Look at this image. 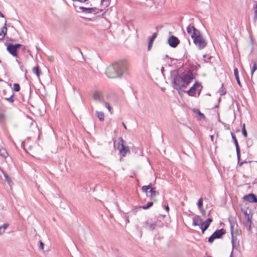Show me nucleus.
<instances>
[{"instance_id":"obj_1","label":"nucleus","mask_w":257,"mask_h":257,"mask_svg":"<svg viewBox=\"0 0 257 257\" xmlns=\"http://www.w3.org/2000/svg\"><path fill=\"white\" fill-rule=\"evenodd\" d=\"M110 95L101 90H94L92 93L93 105L94 109H104L106 108L110 114H112V108L110 104Z\"/></svg>"},{"instance_id":"obj_2","label":"nucleus","mask_w":257,"mask_h":257,"mask_svg":"<svg viewBox=\"0 0 257 257\" xmlns=\"http://www.w3.org/2000/svg\"><path fill=\"white\" fill-rule=\"evenodd\" d=\"M129 66L127 60H122L109 65L106 69L105 73L110 78H119L127 72Z\"/></svg>"},{"instance_id":"obj_3","label":"nucleus","mask_w":257,"mask_h":257,"mask_svg":"<svg viewBox=\"0 0 257 257\" xmlns=\"http://www.w3.org/2000/svg\"><path fill=\"white\" fill-rule=\"evenodd\" d=\"M193 79V75L191 72H188L181 75L174 76L173 86L174 89L179 90L183 88H186Z\"/></svg>"},{"instance_id":"obj_4","label":"nucleus","mask_w":257,"mask_h":257,"mask_svg":"<svg viewBox=\"0 0 257 257\" xmlns=\"http://www.w3.org/2000/svg\"><path fill=\"white\" fill-rule=\"evenodd\" d=\"M118 141V149L119 152L122 156H125L127 153L130 152L129 148L126 146L125 142L122 138H119Z\"/></svg>"},{"instance_id":"obj_5","label":"nucleus","mask_w":257,"mask_h":257,"mask_svg":"<svg viewBox=\"0 0 257 257\" xmlns=\"http://www.w3.org/2000/svg\"><path fill=\"white\" fill-rule=\"evenodd\" d=\"M194 43L199 49H202L205 47L207 43L203 39L200 33L193 39Z\"/></svg>"},{"instance_id":"obj_6","label":"nucleus","mask_w":257,"mask_h":257,"mask_svg":"<svg viewBox=\"0 0 257 257\" xmlns=\"http://www.w3.org/2000/svg\"><path fill=\"white\" fill-rule=\"evenodd\" d=\"M22 46L21 44H9L7 45V51L14 57H17L18 50Z\"/></svg>"},{"instance_id":"obj_7","label":"nucleus","mask_w":257,"mask_h":257,"mask_svg":"<svg viewBox=\"0 0 257 257\" xmlns=\"http://www.w3.org/2000/svg\"><path fill=\"white\" fill-rule=\"evenodd\" d=\"M224 233L225 231L223 229L217 230L209 237L208 241L212 243L215 239L221 238Z\"/></svg>"},{"instance_id":"obj_8","label":"nucleus","mask_w":257,"mask_h":257,"mask_svg":"<svg viewBox=\"0 0 257 257\" xmlns=\"http://www.w3.org/2000/svg\"><path fill=\"white\" fill-rule=\"evenodd\" d=\"M187 33L193 40L200 33V31L194 28V26L189 25L187 28Z\"/></svg>"},{"instance_id":"obj_9","label":"nucleus","mask_w":257,"mask_h":257,"mask_svg":"<svg viewBox=\"0 0 257 257\" xmlns=\"http://www.w3.org/2000/svg\"><path fill=\"white\" fill-rule=\"evenodd\" d=\"M168 42L171 47L175 48L179 44V40L176 37L172 36L168 38Z\"/></svg>"},{"instance_id":"obj_10","label":"nucleus","mask_w":257,"mask_h":257,"mask_svg":"<svg viewBox=\"0 0 257 257\" xmlns=\"http://www.w3.org/2000/svg\"><path fill=\"white\" fill-rule=\"evenodd\" d=\"M157 225V222L152 219L147 220L145 223V227L150 230H154Z\"/></svg>"},{"instance_id":"obj_11","label":"nucleus","mask_w":257,"mask_h":257,"mask_svg":"<svg viewBox=\"0 0 257 257\" xmlns=\"http://www.w3.org/2000/svg\"><path fill=\"white\" fill-rule=\"evenodd\" d=\"M212 221L211 218H208L205 221H203L202 224L200 225V228L202 232L203 233L204 231L208 228L210 224Z\"/></svg>"},{"instance_id":"obj_12","label":"nucleus","mask_w":257,"mask_h":257,"mask_svg":"<svg viewBox=\"0 0 257 257\" xmlns=\"http://www.w3.org/2000/svg\"><path fill=\"white\" fill-rule=\"evenodd\" d=\"M243 199L249 202L257 203V198H256V197L255 196V195H254L253 194H252V193H250L249 194H248L247 195L244 196L243 197Z\"/></svg>"},{"instance_id":"obj_13","label":"nucleus","mask_w":257,"mask_h":257,"mask_svg":"<svg viewBox=\"0 0 257 257\" xmlns=\"http://www.w3.org/2000/svg\"><path fill=\"white\" fill-rule=\"evenodd\" d=\"M199 86L200 84L199 83H195V84L187 91L188 94L191 96H194L196 94V90L197 88L199 87Z\"/></svg>"},{"instance_id":"obj_14","label":"nucleus","mask_w":257,"mask_h":257,"mask_svg":"<svg viewBox=\"0 0 257 257\" xmlns=\"http://www.w3.org/2000/svg\"><path fill=\"white\" fill-rule=\"evenodd\" d=\"M95 109L97 117H98V119L100 121H103L105 119L104 113L102 111L103 109Z\"/></svg>"},{"instance_id":"obj_15","label":"nucleus","mask_w":257,"mask_h":257,"mask_svg":"<svg viewBox=\"0 0 257 257\" xmlns=\"http://www.w3.org/2000/svg\"><path fill=\"white\" fill-rule=\"evenodd\" d=\"M7 32V21H5L4 27L2 28L0 31V40H3L6 36Z\"/></svg>"},{"instance_id":"obj_16","label":"nucleus","mask_w":257,"mask_h":257,"mask_svg":"<svg viewBox=\"0 0 257 257\" xmlns=\"http://www.w3.org/2000/svg\"><path fill=\"white\" fill-rule=\"evenodd\" d=\"M203 220L198 215H196L193 218V224L194 226H199L202 224Z\"/></svg>"},{"instance_id":"obj_17","label":"nucleus","mask_w":257,"mask_h":257,"mask_svg":"<svg viewBox=\"0 0 257 257\" xmlns=\"http://www.w3.org/2000/svg\"><path fill=\"white\" fill-rule=\"evenodd\" d=\"M80 9L82 10V12L87 14L96 13V9L93 8H85L83 7H80Z\"/></svg>"},{"instance_id":"obj_18","label":"nucleus","mask_w":257,"mask_h":257,"mask_svg":"<svg viewBox=\"0 0 257 257\" xmlns=\"http://www.w3.org/2000/svg\"><path fill=\"white\" fill-rule=\"evenodd\" d=\"M157 37V34L156 33H154L153 34V35L150 38V39H149V44H148V50H150L152 47V44L153 43V41L154 40V39L156 38Z\"/></svg>"},{"instance_id":"obj_19","label":"nucleus","mask_w":257,"mask_h":257,"mask_svg":"<svg viewBox=\"0 0 257 257\" xmlns=\"http://www.w3.org/2000/svg\"><path fill=\"white\" fill-rule=\"evenodd\" d=\"M234 74L235 79H236V80L237 81V82L238 84L240 86H241V83H240V80H239V78L238 71L237 68H236L234 69Z\"/></svg>"},{"instance_id":"obj_20","label":"nucleus","mask_w":257,"mask_h":257,"mask_svg":"<svg viewBox=\"0 0 257 257\" xmlns=\"http://www.w3.org/2000/svg\"><path fill=\"white\" fill-rule=\"evenodd\" d=\"M33 72L38 77H39L40 75L42 74V72L39 67H34L33 68Z\"/></svg>"},{"instance_id":"obj_21","label":"nucleus","mask_w":257,"mask_h":257,"mask_svg":"<svg viewBox=\"0 0 257 257\" xmlns=\"http://www.w3.org/2000/svg\"><path fill=\"white\" fill-rule=\"evenodd\" d=\"M9 226V223H4L3 225L0 226V235L3 234L5 232L6 229Z\"/></svg>"},{"instance_id":"obj_22","label":"nucleus","mask_w":257,"mask_h":257,"mask_svg":"<svg viewBox=\"0 0 257 257\" xmlns=\"http://www.w3.org/2000/svg\"><path fill=\"white\" fill-rule=\"evenodd\" d=\"M0 155L2 156L3 157H7L8 156V153L6 151V150L0 146Z\"/></svg>"},{"instance_id":"obj_23","label":"nucleus","mask_w":257,"mask_h":257,"mask_svg":"<svg viewBox=\"0 0 257 257\" xmlns=\"http://www.w3.org/2000/svg\"><path fill=\"white\" fill-rule=\"evenodd\" d=\"M245 217H246L247 222L248 223V229L250 230L251 227V224H252L251 219L250 218L249 215L247 214V213H245Z\"/></svg>"},{"instance_id":"obj_24","label":"nucleus","mask_w":257,"mask_h":257,"mask_svg":"<svg viewBox=\"0 0 257 257\" xmlns=\"http://www.w3.org/2000/svg\"><path fill=\"white\" fill-rule=\"evenodd\" d=\"M152 188V184H150L149 185H147V186H144L142 187V190L143 192H145V193H147V191L148 190Z\"/></svg>"},{"instance_id":"obj_25","label":"nucleus","mask_w":257,"mask_h":257,"mask_svg":"<svg viewBox=\"0 0 257 257\" xmlns=\"http://www.w3.org/2000/svg\"><path fill=\"white\" fill-rule=\"evenodd\" d=\"M150 192L151 193V196L152 197H156L157 195H158V192L154 190V189H153L152 188L150 190Z\"/></svg>"},{"instance_id":"obj_26","label":"nucleus","mask_w":257,"mask_h":257,"mask_svg":"<svg viewBox=\"0 0 257 257\" xmlns=\"http://www.w3.org/2000/svg\"><path fill=\"white\" fill-rule=\"evenodd\" d=\"M203 205V198H200L197 202V206L199 209H200V208H202Z\"/></svg>"},{"instance_id":"obj_27","label":"nucleus","mask_w":257,"mask_h":257,"mask_svg":"<svg viewBox=\"0 0 257 257\" xmlns=\"http://www.w3.org/2000/svg\"><path fill=\"white\" fill-rule=\"evenodd\" d=\"M257 69V62L254 63L252 66V67L251 70V76L253 75L254 71Z\"/></svg>"},{"instance_id":"obj_28","label":"nucleus","mask_w":257,"mask_h":257,"mask_svg":"<svg viewBox=\"0 0 257 257\" xmlns=\"http://www.w3.org/2000/svg\"><path fill=\"white\" fill-rule=\"evenodd\" d=\"M3 174L4 175V176H5L6 180L8 182V184H9V185L11 186V183H12V181H11L10 178L8 176V175L6 174L5 172H3Z\"/></svg>"},{"instance_id":"obj_29","label":"nucleus","mask_w":257,"mask_h":257,"mask_svg":"<svg viewBox=\"0 0 257 257\" xmlns=\"http://www.w3.org/2000/svg\"><path fill=\"white\" fill-rule=\"evenodd\" d=\"M20 85L17 83H14L13 84V90L15 91H19L20 90Z\"/></svg>"},{"instance_id":"obj_30","label":"nucleus","mask_w":257,"mask_h":257,"mask_svg":"<svg viewBox=\"0 0 257 257\" xmlns=\"http://www.w3.org/2000/svg\"><path fill=\"white\" fill-rule=\"evenodd\" d=\"M242 134L244 137H246L247 136V132L245 130V123L242 124Z\"/></svg>"},{"instance_id":"obj_31","label":"nucleus","mask_w":257,"mask_h":257,"mask_svg":"<svg viewBox=\"0 0 257 257\" xmlns=\"http://www.w3.org/2000/svg\"><path fill=\"white\" fill-rule=\"evenodd\" d=\"M231 136H232V139L234 141V143L235 144V147L236 148H238L239 147V146H238V143H237V141L236 139V137L234 135H233V134H231Z\"/></svg>"},{"instance_id":"obj_32","label":"nucleus","mask_w":257,"mask_h":257,"mask_svg":"<svg viewBox=\"0 0 257 257\" xmlns=\"http://www.w3.org/2000/svg\"><path fill=\"white\" fill-rule=\"evenodd\" d=\"M153 205V202H148L146 205H144L142 208L144 209H147Z\"/></svg>"},{"instance_id":"obj_33","label":"nucleus","mask_w":257,"mask_h":257,"mask_svg":"<svg viewBox=\"0 0 257 257\" xmlns=\"http://www.w3.org/2000/svg\"><path fill=\"white\" fill-rule=\"evenodd\" d=\"M13 96H14V94L12 92V94H11L10 96L9 97H6L5 98L8 101H9L11 102H13L14 101Z\"/></svg>"},{"instance_id":"obj_34","label":"nucleus","mask_w":257,"mask_h":257,"mask_svg":"<svg viewBox=\"0 0 257 257\" xmlns=\"http://www.w3.org/2000/svg\"><path fill=\"white\" fill-rule=\"evenodd\" d=\"M254 9H255L254 12V16H253V19L254 21L257 20V4L254 6Z\"/></svg>"},{"instance_id":"obj_35","label":"nucleus","mask_w":257,"mask_h":257,"mask_svg":"<svg viewBox=\"0 0 257 257\" xmlns=\"http://www.w3.org/2000/svg\"><path fill=\"white\" fill-rule=\"evenodd\" d=\"M236 150L237 159L239 161L240 160V158L239 148V147L236 148Z\"/></svg>"},{"instance_id":"obj_36","label":"nucleus","mask_w":257,"mask_h":257,"mask_svg":"<svg viewBox=\"0 0 257 257\" xmlns=\"http://www.w3.org/2000/svg\"><path fill=\"white\" fill-rule=\"evenodd\" d=\"M197 112L199 115L201 116L203 118H205V116L203 113H202L199 110H197Z\"/></svg>"},{"instance_id":"obj_37","label":"nucleus","mask_w":257,"mask_h":257,"mask_svg":"<svg viewBox=\"0 0 257 257\" xmlns=\"http://www.w3.org/2000/svg\"><path fill=\"white\" fill-rule=\"evenodd\" d=\"M44 243L41 241H40V245H39V248L41 249H44Z\"/></svg>"},{"instance_id":"obj_38","label":"nucleus","mask_w":257,"mask_h":257,"mask_svg":"<svg viewBox=\"0 0 257 257\" xmlns=\"http://www.w3.org/2000/svg\"><path fill=\"white\" fill-rule=\"evenodd\" d=\"M200 210V213L203 215H205V214H206V211L204 209H203L202 208H200V209H199Z\"/></svg>"},{"instance_id":"obj_39","label":"nucleus","mask_w":257,"mask_h":257,"mask_svg":"<svg viewBox=\"0 0 257 257\" xmlns=\"http://www.w3.org/2000/svg\"><path fill=\"white\" fill-rule=\"evenodd\" d=\"M73 1H77V2H79L80 3H84L87 0H72Z\"/></svg>"},{"instance_id":"obj_40","label":"nucleus","mask_w":257,"mask_h":257,"mask_svg":"<svg viewBox=\"0 0 257 257\" xmlns=\"http://www.w3.org/2000/svg\"><path fill=\"white\" fill-rule=\"evenodd\" d=\"M4 116L3 115V114H2V113H0V121L3 119Z\"/></svg>"},{"instance_id":"obj_41","label":"nucleus","mask_w":257,"mask_h":257,"mask_svg":"<svg viewBox=\"0 0 257 257\" xmlns=\"http://www.w3.org/2000/svg\"><path fill=\"white\" fill-rule=\"evenodd\" d=\"M211 140L212 142L214 141V136L213 135L210 136Z\"/></svg>"},{"instance_id":"obj_42","label":"nucleus","mask_w":257,"mask_h":257,"mask_svg":"<svg viewBox=\"0 0 257 257\" xmlns=\"http://www.w3.org/2000/svg\"><path fill=\"white\" fill-rule=\"evenodd\" d=\"M165 209H166V210L167 211H168V212L169 211V206H166V207H165Z\"/></svg>"},{"instance_id":"obj_43","label":"nucleus","mask_w":257,"mask_h":257,"mask_svg":"<svg viewBox=\"0 0 257 257\" xmlns=\"http://www.w3.org/2000/svg\"><path fill=\"white\" fill-rule=\"evenodd\" d=\"M220 95H223L225 93V92H224L223 91H220Z\"/></svg>"},{"instance_id":"obj_44","label":"nucleus","mask_w":257,"mask_h":257,"mask_svg":"<svg viewBox=\"0 0 257 257\" xmlns=\"http://www.w3.org/2000/svg\"><path fill=\"white\" fill-rule=\"evenodd\" d=\"M0 17L4 18V15L0 12Z\"/></svg>"},{"instance_id":"obj_45","label":"nucleus","mask_w":257,"mask_h":257,"mask_svg":"<svg viewBox=\"0 0 257 257\" xmlns=\"http://www.w3.org/2000/svg\"><path fill=\"white\" fill-rule=\"evenodd\" d=\"M0 17L4 18V15L0 12Z\"/></svg>"},{"instance_id":"obj_46","label":"nucleus","mask_w":257,"mask_h":257,"mask_svg":"<svg viewBox=\"0 0 257 257\" xmlns=\"http://www.w3.org/2000/svg\"><path fill=\"white\" fill-rule=\"evenodd\" d=\"M122 125H123V127H124L125 129H126V125H125V124H124L123 122H122Z\"/></svg>"},{"instance_id":"obj_47","label":"nucleus","mask_w":257,"mask_h":257,"mask_svg":"<svg viewBox=\"0 0 257 257\" xmlns=\"http://www.w3.org/2000/svg\"><path fill=\"white\" fill-rule=\"evenodd\" d=\"M232 252H231L230 257H232Z\"/></svg>"},{"instance_id":"obj_48","label":"nucleus","mask_w":257,"mask_h":257,"mask_svg":"<svg viewBox=\"0 0 257 257\" xmlns=\"http://www.w3.org/2000/svg\"><path fill=\"white\" fill-rule=\"evenodd\" d=\"M242 163H241L240 164V166H241V165H242Z\"/></svg>"}]
</instances>
